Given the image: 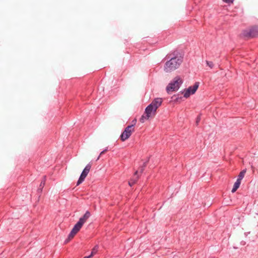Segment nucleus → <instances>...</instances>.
<instances>
[{
    "mask_svg": "<svg viewBox=\"0 0 258 258\" xmlns=\"http://www.w3.org/2000/svg\"><path fill=\"white\" fill-rule=\"evenodd\" d=\"M167 59L164 66L165 72L169 73L177 69L183 61V57L177 51H174L168 53L165 57Z\"/></svg>",
    "mask_w": 258,
    "mask_h": 258,
    "instance_id": "f257e3e1",
    "label": "nucleus"
},
{
    "mask_svg": "<svg viewBox=\"0 0 258 258\" xmlns=\"http://www.w3.org/2000/svg\"><path fill=\"white\" fill-rule=\"evenodd\" d=\"M91 216V213L89 211H86L83 217H81L78 222L75 225L68 236V241L73 238L75 235L80 231L83 224L87 221Z\"/></svg>",
    "mask_w": 258,
    "mask_h": 258,
    "instance_id": "f03ea898",
    "label": "nucleus"
},
{
    "mask_svg": "<svg viewBox=\"0 0 258 258\" xmlns=\"http://www.w3.org/2000/svg\"><path fill=\"white\" fill-rule=\"evenodd\" d=\"M182 83V80L180 77L177 76L175 77L167 86L166 88L167 92L169 93L170 92L177 91Z\"/></svg>",
    "mask_w": 258,
    "mask_h": 258,
    "instance_id": "7ed1b4c3",
    "label": "nucleus"
},
{
    "mask_svg": "<svg viewBox=\"0 0 258 258\" xmlns=\"http://www.w3.org/2000/svg\"><path fill=\"white\" fill-rule=\"evenodd\" d=\"M162 100L161 98H155L145 109V113L155 112L157 109L161 105Z\"/></svg>",
    "mask_w": 258,
    "mask_h": 258,
    "instance_id": "20e7f679",
    "label": "nucleus"
},
{
    "mask_svg": "<svg viewBox=\"0 0 258 258\" xmlns=\"http://www.w3.org/2000/svg\"><path fill=\"white\" fill-rule=\"evenodd\" d=\"M135 131V127L133 125H128L126 126L120 135V140L122 141H124L130 137L131 135Z\"/></svg>",
    "mask_w": 258,
    "mask_h": 258,
    "instance_id": "39448f33",
    "label": "nucleus"
},
{
    "mask_svg": "<svg viewBox=\"0 0 258 258\" xmlns=\"http://www.w3.org/2000/svg\"><path fill=\"white\" fill-rule=\"evenodd\" d=\"M91 168V164L90 163L88 164L86 166V167L83 170V171H82V172L77 181V185H79L80 184H81L84 181L85 178L86 177L88 174L89 173Z\"/></svg>",
    "mask_w": 258,
    "mask_h": 258,
    "instance_id": "423d86ee",
    "label": "nucleus"
},
{
    "mask_svg": "<svg viewBox=\"0 0 258 258\" xmlns=\"http://www.w3.org/2000/svg\"><path fill=\"white\" fill-rule=\"evenodd\" d=\"M199 83L196 82L193 86L189 87L184 93V97L188 98L191 94H194L197 90L199 87Z\"/></svg>",
    "mask_w": 258,
    "mask_h": 258,
    "instance_id": "0eeeda50",
    "label": "nucleus"
},
{
    "mask_svg": "<svg viewBox=\"0 0 258 258\" xmlns=\"http://www.w3.org/2000/svg\"><path fill=\"white\" fill-rule=\"evenodd\" d=\"M247 37H254L258 35V27H254L250 29L247 32L244 33Z\"/></svg>",
    "mask_w": 258,
    "mask_h": 258,
    "instance_id": "6e6552de",
    "label": "nucleus"
},
{
    "mask_svg": "<svg viewBox=\"0 0 258 258\" xmlns=\"http://www.w3.org/2000/svg\"><path fill=\"white\" fill-rule=\"evenodd\" d=\"M155 114H143L141 117L140 120L143 123L145 121L154 117Z\"/></svg>",
    "mask_w": 258,
    "mask_h": 258,
    "instance_id": "1a4fd4ad",
    "label": "nucleus"
},
{
    "mask_svg": "<svg viewBox=\"0 0 258 258\" xmlns=\"http://www.w3.org/2000/svg\"><path fill=\"white\" fill-rule=\"evenodd\" d=\"M137 173H138V171H137L135 173V175H134V176L133 177V178H132L129 181H128V184L132 186H133L136 182L138 180V178H139V177L138 176H137Z\"/></svg>",
    "mask_w": 258,
    "mask_h": 258,
    "instance_id": "9d476101",
    "label": "nucleus"
},
{
    "mask_svg": "<svg viewBox=\"0 0 258 258\" xmlns=\"http://www.w3.org/2000/svg\"><path fill=\"white\" fill-rule=\"evenodd\" d=\"M240 183L241 181H239V180H236V181L234 183L233 188L232 189V192L234 193L239 188Z\"/></svg>",
    "mask_w": 258,
    "mask_h": 258,
    "instance_id": "9b49d317",
    "label": "nucleus"
},
{
    "mask_svg": "<svg viewBox=\"0 0 258 258\" xmlns=\"http://www.w3.org/2000/svg\"><path fill=\"white\" fill-rule=\"evenodd\" d=\"M245 173H246V170H243L242 171H241L239 173L237 180H239V181H241V180L242 179V178L244 177Z\"/></svg>",
    "mask_w": 258,
    "mask_h": 258,
    "instance_id": "f8f14e48",
    "label": "nucleus"
},
{
    "mask_svg": "<svg viewBox=\"0 0 258 258\" xmlns=\"http://www.w3.org/2000/svg\"><path fill=\"white\" fill-rule=\"evenodd\" d=\"M98 246H95L92 249V252H91V253L90 254V255H89V256H90V258L91 257H92L95 253H96V252H97V250H98Z\"/></svg>",
    "mask_w": 258,
    "mask_h": 258,
    "instance_id": "ddd939ff",
    "label": "nucleus"
},
{
    "mask_svg": "<svg viewBox=\"0 0 258 258\" xmlns=\"http://www.w3.org/2000/svg\"><path fill=\"white\" fill-rule=\"evenodd\" d=\"M45 181H46V176H43V180L41 181V182L40 183V186H39V188L40 189H42V188L43 187V186L45 185Z\"/></svg>",
    "mask_w": 258,
    "mask_h": 258,
    "instance_id": "4468645a",
    "label": "nucleus"
},
{
    "mask_svg": "<svg viewBox=\"0 0 258 258\" xmlns=\"http://www.w3.org/2000/svg\"><path fill=\"white\" fill-rule=\"evenodd\" d=\"M206 63L207 66H209L211 69H212L214 67V64L212 61L207 60Z\"/></svg>",
    "mask_w": 258,
    "mask_h": 258,
    "instance_id": "2eb2a0df",
    "label": "nucleus"
},
{
    "mask_svg": "<svg viewBox=\"0 0 258 258\" xmlns=\"http://www.w3.org/2000/svg\"><path fill=\"white\" fill-rule=\"evenodd\" d=\"M107 151V149H106L104 150L103 151H102L100 153V154L99 156H98V157L97 158V160H99V159L100 158V157L102 154H104L105 152H106Z\"/></svg>",
    "mask_w": 258,
    "mask_h": 258,
    "instance_id": "dca6fc26",
    "label": "nucleus"
},
{
    "mask_svg": "<svg viewBox=\"0 0 258 258\" xmlns=\"http://www.w3.org/2000/svg\"><path fill=\"white\" fill-rule=\"evenodd\" d=\"M201 120V117H200V115H199L197 117V119H196V125H198L199 124V122Z\"/></svg>",
    "mask_w": 258,
    "mask_h": 258,
    "instance_id": "f3484780",
    "label": "nucleus"
},
{
    "mask_svg": "<svg viewBox=\"0 0 258 258\" xmlns=\"http://www.w3.org/2000/svg\"><path fill=\"white\" fill-rule=\"evenodd\" d=\"M137 123V119H134L132 121V124L130 125H133V127H134L135 125Z\"/></svg>",
    "mask_w": 258,
    "mask_h": 258,
    "instance_id": "a211bd4d",
    "label": "nucleus"
},
{
    "mask_svg": "<svg viewBox=\"0 0 258 258\" xmlns=\"http://www.w3.org/2000/svg\"><path fill=\"white\" fill-rule=\"evenodd\" d=\"M144 170V167H142L141 169V172H142Z\"/></svg>",
    "mask_w": 258,
    "mask_h": 258,
    "instance_id": "6ab92c4d",
    "label": "nucleus"
},
{
    "mask_svg": "<svg viewBox=\"0 0 258 258\" xmlns=\"http://www.w3.org/2000/svg\"><path fill=\"white\" fill-rule=\"evenodd\" d=\"M223 1L224 2H227V3H228V2H229V0H223Z\"/></svg>",
    "mask_w": 258,
    "mask_h": 258,
    "instance_id": "aec40b11",
    "label": "nucleus"
},
{
    "mask_svg": "<svg viewBox=\"0 0 258 258\" xmlns=\"http://www.w3.org/2000/svg\"><path fill=\"white\" fill-rule=\"evenodd\" d=\"M84 258H90V256H85Z\"/></svg>",
    "mask_w": 258,
    "mask_h": 258,
    "instance_id": "412c9836",
    "label": "nucleus"
}]
</instances>
